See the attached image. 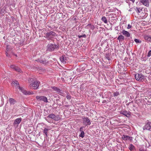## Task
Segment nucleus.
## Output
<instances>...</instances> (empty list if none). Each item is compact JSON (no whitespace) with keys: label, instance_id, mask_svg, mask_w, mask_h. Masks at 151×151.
Instances as JSON below:
<instances>
[{"label":"nucleus","instance_id":"f257e3e1","mask_svg":"<svg viewBox=\"0 0 151 151\" xmlns=\"http://www.w3.org/2000/svg\"><path fill=\"white\" fill-rule=\"evenodd\" d=\"M12 84L16 87V88H19L23 94L25 95H30L33 94V93L30 91H27L23 88L20 87L19 86V85L17 81H13L12 83Z\"/></svg>","mask_w":151,"mask_h":151},{"label":"nucleus","instance_id":"f03ea898","mask_svg":"<svg viewBox=\"0 0 151 151\" xmlns=\"http://www.w3.org/2000/svg\"><path fill=\"white\" fill-rule=\"evenodd\" d=\"M29 82L30 83L29 86V88H33L34 89H37L38 88L40 83L38 81H34L32 78H30L29 80Z\"/></svg>","mask_w":151,"mask_h":151},{"label":"nucleus","instance_id":"7ed1b4c3","mask_svg":"<svg viewBox=\"0 0 151 151\" xmlns=\"http://www.w3.org/2000/svg\"><path fill=\"white\" fill-rule=\"evenodd\" d=\"M56 35V33L52 31H50L47 33L46 35V37L48 40H52L53 37Z\"/></svg>","mask_w":151,"mask_h":151},{"label":"nucleus","instance_id":"20e7f679","mask_svg":"<svg viewBox=\"0 0 151 151\" xmlns=\"http://www.w3.org/2000/svg\"><path fill=\"white\" fill-rule=\"evenodd\" d=\"M48 117L56 121H58L60 119V117L59 115H55L53 114H51L49 115L47 117V118Z\"/></svg>","mask_w":151,"mask_h":151},{"label":"nucleus","instance_id":"39448f33","mask_svg":"<svg viewBox=\"0 0 151 151\" xmlns=\"http://www.w3.org/2000/svg\"><path fill=\"white\" fill-rule=\"evenodd\" d=\"M36 98L38 101H42L45 103L48 102L47 98L43 96H37Z\"/></svg>","mask_w":151,"mask_h":151},{"label":"nucleus","instance_id":"423d86ee","mask_svg":"<svg viewBox=\"0 0 151 151\" xmlns=\"http://www.w3.org/2000/svg\"><path fill=\"white\" fill-rule=\"evenodd\" d=\"M57 46V45L55 44H48L47 45V50L49 51H53Z\"/></svg>","mask_w":151,"mask_h":151},{"label":"nucleus","instance_id":"0eeeda50","mask_svg":"<svg viewBox=\"0 0 151 151\" xmlns=\"http://www.w3.org/2000/svg\"><path fill=\"white\" fill-rule=\"evenodd\" d=\"M22 119L21 118H18L14 120L13 125L14 127H17L19 125V124L21 122Z\"/></svg>","mask_w":151,"mask_h":151},{"label":"nucleus","instance_id":"6e6552de","mask_svg":"<svg viewBox=\"0 0 151 151\" xmlns=\"http://www.w3.org/2000/svg\"><path fill=\"white\" fill-rule=\"evenodd\" d=\"M143 129H146L149 131L151 130V122H147L143 127Z\"/></svg>","mask_w":151,"mask_h":151},{"label":"nucleus","instance_id":"1a4fd4ad","mask_svg":"<svg viewBox=\"0 0 151 151\" xmlns=\"http://www.w3.org/2000/svg\"><path fill=\"white\" fill-rule=\"evenodd\" d=\"M135 76L136 80L140 81H141L143 79L144 77L142 74L139 73L136 74Z\"/></svg>","mask_w":151,"mask_h":151},{"label":"nucleus","instance_id":"9d476101","mask_svg":"<svg viewBox=\"0 0 151 151\" xmlns=\"http://www.w3.org/2000/svg\"><path fill=\"white\" fill-rule=\"evenodd\" d=\"M83 119V123L84 125L86 126H87L91 124V122L89 119L87 117L84 118Z\"/></svg>","mask_w":151,"mask_h":151},{"label":"nucleus","instance_id":"9b49d317","mask_svg":"<svg viewBox=\"0 0 151 151\" xmlns=\"http://www.w3.org/2000/svg\"><path fill=\"white\" fill-rule=\"evenodd\" d=\"M122 139L125 141L130 140L131 141L132 139V137H129L125 135H123L122 137Z\"/></svg>","mask_w":151,"mask_h":151},{"label":"nucleus","instance_id":"f8f14e48","mask_svg":"<svg viewBox=\"0 0 151 151\" xmlns=\"http://www.w3.org/2000/svg\"><path fill=\"white\" fill-rule=\"evenodd\" d=\"M141 2L144 5L148 7L149 5V0H141Z\"/></svg>","mask_w":151,"mask_h":151},{"label":"nucleus","instance_id":"ddd939ff","mask_svg":"<svg viewBox=\"0 0 151 151\" xmlns=\"http://www.w3.org/2000/svg\"><path fill=\"white\" fill-rule=\"evenodd\" d=\"M51 88L54 90V91H55V92L58 93H61V91L57 87L55 86H52V87Z\"/></svg>","mask_w":151,"mask_h":151},{"label":"nucleus","instance_id":"4468645a","mask_svg":"<svg viewBox=\"0 0 151 151\" xmlns=\"http://www.w3.org/2000/svg\"><path fill=\"white\" fill-rule=\"evenodd\" d=\"M10 67L11 68L14 69V70L18 72H20L21 71L20 69L19 68H18V67H17L16 66L14 65H11L10 66Z\"/></svg>","mask_w":151,"mask_h":151},{"label":"nucleus","instance_id":"2eb2a0df","mask_svg":"<svg viewBox=\"0 0 151 151\" xmlns=\"http://www.w3.org/2000/svg\"><path fill=\"white\" fill-rule=\"evenodd\" d=\"M122 34L125 36L129 37H130V34L129 32L124 30L122 31Z\"/></svg>","mask_w":151,"mask_h":151},{"label":"nucleus","instance_id":"dca6fc26","mask_svg":"<svg viewBox=\"0 0 151 151\" xmlns=\"http://www.w3.org/2000/svg\"><path fill=\"white\" fill-rule=\"evenodd\" d=\"M121 114L127 117H128L130 116L129 114L126 111H121Z\"/></svg>","mask_w":151,"mask_h":151},{"label":"nucleus","instance_id":"f3484780","mask_svg":"<svg viewBox=\"0 0 151 151\" xmlns=\"http://www.w3.org/2000/svg\"><path fill=\"white\" fill-rule=\"evenodd\" d=\"M144 38L146 40L151 42V37L150 36L145 35Z\"/></svg>","mask_w":151,"mask_h":151},{"label":"nucleus","instance_id":"a211bd4d","mask_svg":"<svg viewBox=\"0 0 151 151\" xmlns=\"http://www.w3.org/2000/svg\"><path fill=\"white\" fill-rule=\"evenodd\" d=\"M117 39L119 42L122 41L124 40V37L122 35H120L118 36Z\"/></svg>","mask_w":151,"mask_h":151},{"label":"nucleus","instance_id":"6ab92c4d","mask_svg":"<svg viewBox=\"0 0 151 151\" xmlns=\"http://www.w3.org/2000/svg\"><path fill=\"white\" fill-rule=\"evenodd\" d=\"M9 102L11 104H14L16 101L14 99L11 98L9 99Z\"/></svg>","mask_w":151,"mask_h":151},{"label":"nucleus","instance_id":"aec40b11","mask_svg":"<svg viewBox=\"0 0 151 151\" xmlns=\"http://www.w3.org/2000/svg\"><path fill=\"white\" fill-rule=\"evenodd\" d=\"M129 150L131 151H133L135 149L134 146L132 144H130L129 145Z\"/></svg>","mask_w":151,"mask_h":151},{"label":"nucleus","instance_id":"412c9836","mask_svg":"<svg viewBox=\"0 0 151 151\" xmlns=\"http://www.w3.org/2000/svg\"><path fill=\"white\" fill-rule=\"evenodd\" d=\"M102 20L105 23H107L108 22L107 20L105 17H103L101 18Z\"/></svg>","mask_w":151,"mask_h":151},{"label":"nucleus","instance_id":"4be33fe9","mask_svg":"<svg viewBox=\"0 0 151 151\" xmlns=\"http://www.w3.org/2000/svg\"><path fill=\"white\" fill-rule=\"evenodd\" d=\"M49 129H47V128H45L44 129L43 132L45 134L46 136H47V132L48 131Z\"/></svg>","mask_w":151,"mask_h":151},{"label":"nucleus","instance_id":"5701e85b","mask_svg":"<svg viewBox=\"0 0 151 151\" xmlns=\"http://www.w3.org/2000/svg\"><path fill=\"white\" fill-rule=\"evenodd\" d=\"M85 136V134L84 132H81V134L79 135V136L82 138H83Z\"/></svg>","mask_w":151,"mask_h":151},{"label":"nucleus","instance_id":"b1692460","mask_svg":"<svg viewBox=\"0 0 151 151\" xmlns=\"http://www.w3.org/2000/svg\"><path fill=\"white\" fill-rule=\"evenodd\" d=\"M139 151H147L146 150L144 149L143 147H140L139 149Z\"/></svg>","mask_w":151,"mask_h":151},{"label":"nucleus","instance_id":"393cba45","mask_svg":"<svg viewBox=\"0 0 151 151\" xmlns=\"http://www.w3.org/2000/svg\"><path fill=\"white\" fill-rule=\"evenodd\" d=\"M136 10H137V12L138 13H140L142 11V9L140 8H136Z\"/></svg>","mask_w":151,"mask_h":151},{"label":"nucleus","instance_id":"a878e982","mask_svg":"<svg viewBox=\"0 0 151 151\" xmlns=\"http://www.w3.org/2000/svg\"><path fill=\"white\" fill-rule=\"evenodd\" d=\"M119 95V92H116L114 93V96H117Z\"/></svg>","mask_w":151,"mask_h":151},{"label":"nucleus","instance_id":"bb28decb","mask_svg":"<svg viewBox=\"0 0 151 151\" xmlns=\"http://www.w3.org/2000/svg\"><path fill=\"white\" fill-rule=\"evenodd\" d=\"M60 60L62 63H64V58L63 57H61L60 58Z\"/></svg>","mask_w":151,"mask_h":151},{"label":"nucleus","instance_id":"cd10ccee","mask_svg":"<svg viewBox=\"0 0 151 151\" xmlns=\"http://www.w3.org/2000/svg\"><path fill=\"white\" fill-rule=\"evenodd\" d=\"M134 41L137 43H140L141 42L140 41H139V40L137 39H135Z\"/></svg>","mask_w":151,"mask_h":151},{"label":"nucleus","instance_id":"c85d7f7f","mask_svg":"<svg viewBox=\"0 0 151 151\" xmlns=\"http://www.w3.org/2000/svg\"><path fill=\"white\" fill-rule=\"evenodd\" d=\"M151 50H150L149 51V52L148 53L147 56L148 57H150L151 56Z\"/></svg>","mask_w":151,"mask_h":151},{"label":"nucleus","instance_id":"c756f323","mask_svg":"<svg viewBox=\"0 0 151 151\" xmlns=\"http://www.w3.org/2000/svg\"><path fill=\"white\" fill-rule=\"evenodd\" d=\"M88 26L90 27L91 29H93L94 28V27L93 25H91V24H88Z\"/></svg>","mask_w":151,"mask_h":151},{"label":"nucleus","instance_id":"7c9ffc66","mask_svg":"<svg viewBox=\"0 0 151 151\" xmlns=\"http://www.w3.org/2000/svg\"><path fill=\"white\" fill-rule=\"evenodd\" d=\"M37 61L38 62H40L41 63H44V61L40 60V59H38Z\"/></svg>","mask_w":151,"mask_h":151},{"label":"nucleus","instance_id":"2f4dec72","mask_svg":"<svg viewBox=\"0 0 151 151\" xmlns=\"http://www.w3.org/2000/svg\"><path fill=\"white\" fill-rule=\"evenodd\" d=\"M83 128H84V127H81L80 128V131H81V132H83Z\"/></svg>","mask_w":151,"mask_h":151},{"label":"nucleus","instance_id":"473e14b6","mask_svg":"<svg viewBox=\"0 0 151 151\" xmlns=\"http://www.w3.org/2000/svg\"><path fill=\"white\" fill-rule=\"evenodd\" d=\"M132 27V26L129 24L128 25L127 28L128 29H129L131 28Z\"/></svg>","mask_w":151,"mask_h":151},{"label":"nucleus","instance_id":"72a5a7b5","mask_svg":"<svg viewBox=\"0 0 151 151\" xmlns=\"http://www.w3.org/2000/svg\"><path fill=\"white\" fill-rule=\"evenodd\" d=\"M67 98L68 99H71V96L69 95H68L67 96Z\"/></svg>","mask_w":151,"mask_h":151},{"label":"nucleus","instance_id":"f704fd0d","mask_svg":"<svg viewBox=\"0 0 151 151\" xmlns=\"http://www.w3.org/2000/svg\"><path fill=\"white\" fill-rule=\"evenodd\" d=\"M7 51L9 50V46L8 45L6 47Z\"/></svg>","mask_w":151,"mask_h":151},{"label":"nucleus","instance_id":"c9c22d12","mask_svg":"<svg viewBox=\"0 0 151 151\" xmlns=\"http://www.w3.org/2000/svg\"><path fill=\"white\" fill-rule=\"evenodd\" d=\"M148 145L147 146V145H146V147H150V145L148 143Z\"/></svg>","mask_w":151,"mask_h":151},{"label":"nucleus","instance_id":"e433bc0d","mask_svg":"<svg viewBox=\"0 0 151 151\" xmlns=\"http://www.w3.org/2000/svg\"><path fill=\"white\" fill-rule=\"evenodd\" d=\"M46 120L48 122H50V121H49L48 120H47V119H46Z\"/></svg>","mask_w":151,"mask_h":151},{"label":"nucleus","instance_id":"4c0bfd02","mask_svg":"<svg viewBox=\"0 0 151 151\" xmlns=\"http://www.w3.org/2000/svg\"><path fill=\"white\" fill-rule=\"evenodd\" d=\"M6 55L7 56V55H8V53H7V52H6Z\"/></svg>","mask_w":151,"mask_h":151},{"label":"nucleus","instance_id":"58836bf2","mask_svg":"<svg viewBox=\"0 0 151 151\" xmlns=\"http://www.w3.org/2000/svg\"><path fill=\"white\" fill-rule=\"evenodd\" d=\"M129 11H131V9H129Z\"/></svg>","mask_w":151,"mask_h":151}]
</instances>
